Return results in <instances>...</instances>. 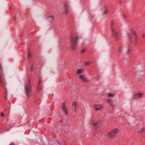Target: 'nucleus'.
I'll return each instance as SVG.
<instances>
[{"label":"nucleus","mask_w":145,"mask_h":145,"mask_svg":"<svg viewBox=\"0 0 145 145\" xmlns=\"http://www.w3.org/2000/svg\"><path fill=\"white\" fill-rule=\"evenodd\" d=\"M17 18V17L15 16H14L12 17V19L13 20H15Z\"/></svg>","instance_id":"nucleus-20"},{"label":"nucleus","mask_w":145,"mask_h":145,"mask_svg":"<svg viewBox=\"0 0 145 145\" xmlns=\"http://www.w3.org/2000/svg\"><path fill=\"white\" fill-rule=\"evenodd\" d=\"M120 2V3L121 5V0H119Z\"/></svg>","instance_id":"nucleus-30"},{"label":"nucleus","mask_w":145,"mask_h":145,"mask_svg":"<svg viewBox=\"0 0 145 145\" xmlns=\"http://www.w3.org/2000/svg\"><path fill=\"white\" fill-rule=\"evenodd\" d=\"M62 109L63 112L65 113L66 116L68 115V109L65 105V103L64 102L62 104Z\"/></svg>","instance_id":"nucleus-5"},{"label":"nucleus","mask_w":145,"mask_h":145,"mask_svg":"<svg viewBox=\"0 0 145 145\" xmlns=\"http://www.w3.org/2000/svg\"><path fill=\"white\" fill-rule=\"evenodd\" d=\"M0 69H1V71L2 72H3L2 66H0Z\"/></svg>","instance_id":"nucleus-27"},{"label":"nucleus","mask_w":145,"mask_h":145,"mask_svg":"<svg viewBox=\"0 0 145 145\" xmlns=\"http://www.w3.org/2000/svg\"><path fill=\"white\" fill-rule=\"evenodd\" d=\"M128 35H129V39H130V40H131V36H130V35L129 33H128Z\"/></svg>","instance_id":"nucleus-23"},{"label":"nucleus","mask_w":145,"mask_h":145,"mask_svg":"<svg viewBox=\"0 0 145 145\" xmlns=\"http://www.w3.org/2000/svg\"><path fill=\"white\" fill-rule=\"evenodd\" d=\"M131 32L132 34H134L135 35V38H137V35L136 33H135V31L133 30L132 29H131Z\"/></svg>","instance_id":"nucleus-14"},{"label":"nucleus","mask_w":145,"mask_h":145,"mask_svg":"<svg viewBox=\"0 0 145 145\" xmlns=\"http://www.w3.org/2000/svg\"><path fill=\"white\" fill-rule=\"evenodd\" d=\"M76 110H75V113H76Z\"/></svg>","instance_id":"nucleus-33"},{"label":"nucleus","mask_w":145,"mask_h":145,"mask_svg":"<svg viewBox=\"0 0 145 145\" xmlns=\"http://www.w3.org/2000/svg\"><path fill=\"white\" fill-rule=\"evenodd\" d=\"M136 38V39H135L136 44L135 45V46H136V44L137 42V38Z\"/></svg>","instance_id":"nucleus-26"},{"label":"nucleus","mask_w":145,"mask_h":145,"mask_svg":"<svg viewBox=\"0 0 145 145\" xmlns=\"http://www.w3.org/2000/svg\"><path fill=\"white\" fill-rule=\"evenodd\" d=\"M31 71H33V66H31Z\"/></svg>","instance_id":"nucleus-28"},{"label":"nucleus","mask_w":145,"mask_h":145,"mask_svg":"<svg viewBox=\"0 0 145 145\" xmlns=\"http://www.w3.org/2000/svg\"><path fill=\"white\" fill-rule=\"evenodd\" d=\"M119 131L118 128H114L110 131H109L108 133L107 136L108 137L113 138H115L116 134L118 133Z\"/></svg>","instance_id":"nucleus-4"},{"label":"nucleus","mask_w":145,"mask_h":145,"mask_svg":"<svg viewBox=\"0 0 145 145\" xmlns=\"http://www.w3.org/2000/svg\"><path fill=\"white\" fill-rule=\"evenodd\" d=\"M83 70L81 69H78L77 71V73L78 74H79L82 73Z\"/></svg>","instance_id":"nucleus-12"},{"label":"nucleus","mask_w":145,"mask_h":145,"mask_svg":"<svg viewBox=\"0 0 145 145\" xmlns=\"http://www.w3.org/2000/svg\"><path fill=\"white\" fill-rule=\"evenodd\" d=\"M90 62L89 61H88L87 62H86L85 63V65H90Z\"/></svg>","instance_id":"nucleus-19"},{"label":"nucleus","mask_w":145,"mask_h":145,"mask_svg":"<svg viewBox=\"0 0 145 145\" xmlns=\"http://www.w3.org/2000/svg\"><path fill=\"white\" fill-rule=\"evenodd\" d=\"M105 10L103 12V14H107L108 12V8H107V6L106 5H105L104 6Z\"/></svg>","instance_id":"nucleus-10"},{"label":"nucleus","mask_w":145,"mask_h":145,"mask_svg":"<svg viewBox=\"0 0 145 145\" xmlns=\"http://www.w3.org/2000/svg\"><path fill=\"white\" fill-rule=\"evenodd\" d=\"M98 122H96L94 123H92V125H94L95 126H97L98 124Z\"/></svg>","instance_id":"nucleus-18"},{"label":"nucleus","mask_w":145,"mask_h":145,"mask_svg":"<svg viewBox=\"0 0 145 145\" xmlns=\"http://www.w3.org/2000/svg\"><path fill=\"white\" fill-rule=\"evenodd\" d=\"M114 95L113 94H112L111 93H108V97H114Z\"/></svg>","instance_id":"nucleus-15"},{"label":"nucleus","mask_w":145,"mask_h":145,"mask_svg":"<svg viewBox=\"0 0 145 145\" xmlns=\"http://www.w3.org/2000/svg\"><path fill=\"white\" fill-rule=\"evenodd\" d=\"M70 47L72 50H75L76 48L77 43L79 38V36L76 34H72L70 37Z\"/></svg>","instance_id":"nucleus-1"},{"label":"nucleus","mask_w":145,"mask_h":145,"mask_svg":"<svg viewBox=\"0 0 145 145\" xmlns=\"http://www.w3.org/2000/svg\"><path fill=\"white\" fill-rule=\"evenodd\" d=\"M113 21L112 20L111 22V28L112 33V37L113 38L115 37V40L117 41L120 38L119 35V33L118 32L116 31L115 28L113 27Z\"/></svg>","instance_id":"nucleus-3"},{"label":"nucleus","mask_w":145,"mask_h":145,"mask_svg":"<svg viewBox=\"0 0 145 145\" xmlns=\"http://www.w3.org/2000/svg\"><path fill=\"white\" fill-rule=\"evenodd\" d=\"M78 78L79 79H81L82 81H84L86 82H88L89 81V80L84 77V75H81L79 76Z\"/></svg>","instance_id":"nucleus-8"},{"label":"nucleus","mask_w":145,"mask_h":145,"mask_svg":"<svg viewBox=\"0 0 145 145\" xmlns=\"http://www.w3.org/2000/svg\"><path fill=\"white\" fill-rule=\"evenodd\" d=\"M30 56H31V54L29 53L28 54V57H29Z\"/></svg>","instance_id":"nucleus-29"},{"label":"nucleus","mask_w":145,"mask_h":145,"mask_svg":"<svg viewBox=\"0 0 145 145\" xmlns=\"http://www.w3.org/2000/svg\"><path fill=\"white\" fill-rule=\"evenodd\" d=\"M129 52H130V49L129 48L127 50V54H129Z\"/></svg>","instance_id":"nucleus-24"},{"label":"nucleus","mask_w":145,"mask_h":145,"mask_svg":"<svg viewBox=\"0 0 145 145\" xmlns=\"http://www.w3.org/2000/svg\"><path fill=\"white\" fill-rule=\"evenodd\" d=\"M64 6L65 8V13L66 14L68 13L69 12L68 10L69 6L67 1H66L65 2L64 4Z\"/></svg>","instance_id":"nucleus-7"},{"label":"nucleus","mask_w":145,"mask_h":145,"mask_svg":"<svg viewBox=\"0 0 145 145\" xmlns=\"http://www.w3.org/2000/svg\"><path fill=\"white\" fill-rule=\"evenodd\" d=\"M143 95L142 93H140L135 94L133 96V99H138L141 98Z\"/></svg>","instance_id":"nucleus-6"},{"label":"nucleus","mask_w":145,"mask_h":145,"mask_svg":"<svg viewBox=\"0 0 145 145\" xmlns=\"http://www.w3.org/2000/svg\"><path fill=\"white\" fill-rule=\"evenodd\" d=\"M41 79L40 78H39V82L38 83L37 86H39V85L41 83Z\"/></svg>","instance_id":"nucleus-16"},{"label":"nucleus","mask_w":145,"mask_h":145,"mask_svg":"<svg viewBox=\"0 0 145 145\" xmlns=\"http://www.w3.org/2000/svg\"><path fill=\"white\" fill-rule=\"evenodd\" d=\"M1 116L4 117L5 116L4 114L3 113V112H1Z\"/></svg>","instance_id":"nucleus-21"},{"label":"nucleus","mask_w":145,"mask_h":145,"mask_svg":"<svg viewBox=\"0 0 145 145\" xmlns=\"http://www.w3.org/2000/svg\"><path fill=\"white\" fill-rule=\"evenodd\" d=\"M77 105V103L76 102H74L72 103V105L73 106H76Z\"/></svg>","instance_id":"nucleus-17"},{"label":"nucleus","mask_w":145,"mask_h":145,"mask_svg":"<svg viewBox=\"0 0 145 145\" xmlns=\"http://www.w3.org/2000/svg\"><path fill=\"white\" fill-rule=\"evenodd\" d=\"M86 51V50H85L84 49H83L81 51V52L82 53H83V52H85Z\"/></svg>","instance_id":"nucleus-22"},{"label":"nucleus","mask_w":145,"mask_h":145,"mask_svg":"<svg viewBox=\"0 0 145 145\" xmlns=\"http://www.w3.org/2000/svg\"><path fill=\"white\" fill-rule=\"evenodd\" d=\"M107 101L110 106L113 107L114 106V104L112 100L110 99H108L107 100Z\"/></svg>","instance_id":"nucleus-11"},{"label":"nucleus","mask_w":145,"mask_h":145,"mask_svg":"<svg viewBox=\"0 0 145 145\" xmlns=\"http://www.w3.org/2000/svg\"><path fill=\"white\" fill-rule=\"evenodd\" d=\"M30 80L29 79V82L25 85V91L27 96L29 98L31 97L32 92V86L30 84Z\"/></svg>","instance_id":"nucleus-2"},{"label":"nucleus","mask_w":145,"mask_h":145,"mask_svg":"<svg viewBox=\"0 0 145 145\" xmlns=\"http://www.w3.org/2000/svg\"><path fill=\"white\" fill-rule=\"evenodd\" d=\"M42 90V88H40V89H39V91L40 92V91H41Z\"/></svg>","instance_id":"nucleus-31"},{"label":"nucleus","mask_w":145,"mask_h":145,"mask_svg":"<svg viewBox=\"0 0 145 145\" xmlns=\"http://www.w3.org/2000/svg\"><path fill=\"white\" fill-rule=\"evenodd\" d=\"M95 109L97 111L101 110L103 108V106L101 105H94Z\"/></svg>","instance_id":"nucleus-9"},{"label":"nucleus","mask_w":145,"mask_h":145,"mask_svg":"<svg viewBox=\"0 0 145 145\" xmlns=\"http://www.w3.org/2000/svg\"><path fill=\"white\" fill-rule=\"evenodd\" d=\"M145 36V35L144 34H143V37H144Z\"/></svg>","instance_id":"nucleus-32"},{"label":"nucleus","mask_w":145,"mask_h":145,"mask_svg":"<svg viewBox=\"0 0 145 145\" xmlns=\"http://www.w3.org/2000/svg\"><path fill=\"white\" fill-rule=\"evenodd\" d=\"M54 15H52L50 17V21L51 22H52L54 21Z\"/></svg>","instance_id":"nucleus-13"},{"label":"nucleus","mask_w":145,"mask_h":145,"mask_svg":"<svg viewBox=\"0 0 145 145\" xmlns=\"http://www.w3.org/2000/svg\"><path fill=\"white\" fill-rule=\"evenodd\" d=\"M9 145H15V144L14 143L12 142Z\"/></svg>","instance_id":"nucleus-25"}]
</instances>
